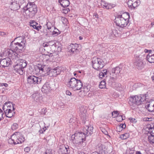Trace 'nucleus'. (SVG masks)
<instances>
[{
	"label": "nucleus",
	"mask_w": 154,
	"mask_h": 154,
	"mask_svg": "<svg viewBox=\"0 0 154 154\" xmlns=\"http://www.w3.org/2000/svg\"><path fill=\"white\" fill-rule=\"evenodd\" d=\"M129 137V134L126 133L125 134L121 135L120 137L122 140H125Z\"/></svg>",
	"instance_id": "58836bf2"
},
{
	"label": "nucleus",
	"mask_w": 154,
	"mask_h": 154,
	"mask_svg": "<svg viewBox=\"0 0 154 154\" xmlns=\"http://www.w3.org/2000/svg\"><path fill=\"white\" fill-rule=\"evenodd\" d=\"M149 128V130L148 131V132L149 133V134L154 135V128H152L150 127Z\"/></svg>",
	"instance_id": "49530a36"
},
{
	"label": "nucleus",
	"mask_w": 154,
	"mask_h": 154,
	"mask_svg": "<svg viewBox=\"0 0 154 154\" xmlns=\"http://www.w3.org/2000/svg\"><path fill=\"white\" fill-rule=\"evenodd\" d=\"M126 127V125L125 124H121L120 125L116 128L117 131H118L120 132V131H118V129H121V130L122 131L123 129L125 128Z\"/></svg>",
	"instance_id": "ea45409f"
},
{
	"label": "nucleus",
	"mask_w": 154,
	"mask_h": 154,
	"mask_svg": "<svg viewBox=\"0 0 154 154\" xmlns=\"http://www.w3.org/2000/svg\"><path fill=\"white\" fill-rule=\"evenodd\" d=\"M103 6L104 7H105L107 9H111L112 8V5H111L109 4H105V5H103Z\"/></svg>",
	"instance_id": "c03bdc74"
},
{
	"label": "nucleus",
	"mask_w": 154,
	"mask_h": 154,
	"mask_svg": "<svg viewBox=\"0 0 154 154\" xmlns=\"http://www.w3.org/2000/svg\"><path fill=\"white\" fill-rule=\"evenodd\" d=\"M43 81L41 77H37L33 75H29L27 78L28 83L32 86L42 83Z\"/></svg>",
	"instance_id": "1a4fd4ad"
},
{
	"label": "nucleus",
	"mask_w": 154,
	"mask_h": 154,
	"mask_svg": "<svg viewBox=\"0 0 154 154\" xmlns=\"http://www.w3.org/2000/svg\"><path fill=\"white\" fill-rule=\"evenodd\" d=\"M130 17L129 13L125 12L121 15H117L115 20L116 25L121 27H126L129 23Z\"/></svg>",
	"instance_id": "f03ea898"
},
{
	"label": "nucleus",
	"mask_w": 154,
	"mask_h": 154,
	"mask_svg": "<svg viewBox=\"0 0 154 154\" xmlns=\"http://www.w3.org/2000/svg\"><path fill=\"white\" fill-rule=\"evenodd\" d=\"M136 99L135 96L129 97L128 103L130 106H135L137 105L136 104Z\"/></svg>",
	"instance_id": "cd10ccee"
},
{
	"label": "nucleus",
	"mask_w": 154,
	"mask_h": 154,
	"mask_svg": "<svg viewBox=\"0 0 154 154\" xmlns=\"http://www.w3.org/2000/svg\"><path fill=\"white\" fill-rule=\"evenodd\" d=\"M43 132H44V131H43V130H41L39 131V132L41 134L43 133Z\"/></svg>",
	"instance_id": "338daca9"
},
{
	"label": "nucleus",
	"mask_w": 154,
	"mask_h": 154,
	"mask_svg": "<svg viewBox=\"0 0 154 154\" xmlns=\"http://www.w3.org/2000/svg\"><path fill=\"white\" fill-rule=\"evenodd\" d=\"M62 147V148L60 149V150H61L62 151H63V153L65 154L67 153L68 150L67 148L65 146H63Z\"/></svg>",
	"instance_id": "a19ab883"
},
{
	"label": "nucleus",
	"mask_w": 154,
	"mask_h": 154,
	"mask_svg": "<svg viewBox=\"0 0 154 154\" xmlns=\"http://www.w3.org/2000/svg\"><path fill=\"white\" fill-rule=\"evenodd\" d=\"M10 7L11 10L16 11L19 9L20 8V4L17 3V1L12 2L11 3Z\"/></svg>",
	"instance_id": "412c9836"
},
{
	"label": "nucleus",
	"mask_w": 154,
	"mask_h": 154,
	"mask_svg": "<svg viewBox=\"0 0 154 154\" xmlns=\"http://www.w3.org/2000/svg\"><path fill=\"white\" fill-rule=\"evenodd\" d=\"M18 125L16 123H14L11 126V129L12 130H14L18 128Z\"/></svg>",
	"instance_id": "79ce46f5"
},
{
	"label": "nucleus",
	"mask_w": 154,
	"mask_h": 154,
	"mask_svg": "<svg viewBox=\"0 0 154 154\" xmlns=\"http://www.w3.org/2000/svg\"><path fill=\"white\" fill-rule=\"evenodd\" d=\"M76 82V79L75 78H71L70 81L68 83V85L69 87L73 89V88L75 87V85Z\"/></svg>",
	"instance_id": "4be33fe9"
},
{
	"label": "nucleus",
	"mask_w": 154,
	"mask_h": 154,
	"mask_svg": "<svg viewBox=\"0 0 154 154\" xmlns=\"http://www.w3.org/2000/svg\"><path fill=\"white\" fill-rule=\"evenodd\" d=\"M3 109L7 117L11 118L13 116L14 113H15L14 105L11 103H6L3 106Z\"/></svg>",
	"instance_id": "423d86ee"
},
{
	"label": "nucleus",
	"mask_w": 154,
	"mask_h": 154,
	"mask_svg": "<svg viewBox=\"0 0 154 154\" xmlns=\"http://www.w3.org/2000/svg\"><path fill=\"white\" fill-rule=\"evenodd\" d=\"M25 140V138L23 134L18 132L15 133L8 140L9 143L14 145L21 143Z\"/></svg>",
	"instance_id": "7ed1b4c3"
},
{
	"label": "nucleus",
	"mask_w": 154,
	"mask_h": 154,
	"mask_svg": "<svg viewBox=\"0 0 154 154\" xmlns=\"http://www.w3.org/2000/svg\"><path fill=\"white\" fill-rule=\"evenodd\" d=\"M30 148L29 147H27L24 149V151L25 152H29L30 151Z\"/></svg>",
	"instance_id": "864d4df0"
},
{
	"label": "nucleus",
	"mask_w": 154,
	"mask_h": 154,
	"mask_svg": "<svg viewBox=\"0 0 154 154\" xmlns=\"http://www.w3.org/2000/svg\"><path fill=\"white\" fill-rule=\"evenodd\" d=\"M9 59L6 58L0 60V67H4L8 66L10 64Z\"/></svg>",
	"instance_id": "a211bd4d"
},
{
	"label": "nucleus",
	"mask_w": 154,
	"mask_h": 154,
	"mask_svg": "<svg viewBox=\"0 0 154 154\" xmlns=\"http://www.w3.org/2000/svg\"><path fill=\"white\" fill-rule=\"evenodd\" d=\"M38 70L40 74L44 76H46L49 75L50 72H49V69H47L45 66L42 65L41 64H38L35 68Z\"/></svg>",
	"instance_id": "9d476101"
},
{
	"label": "nucleus",
	"mask_w": 154,
	"mask_h": 154,
	"mask_svg": "<svg viewBox=\"0 0 154 154\" xmlns=\"http://www.w3.org/2000/svg\"><path fill=\"white\" fill-rule=\"evenodd\" d=\"M94 18H98V14H95L94 15Z\"/></svg>",
	"instance_id": "e2e57ef3"
},
{
	"label": "nucleus",
	"mask_w": 154,
	"mask_h": 154,
	"mask_svg": "<svg viewBox=\"0 0 154 154\" xmlns=\"http://www.w3.org/2000/svg\"><path fill=\"white\" fill-rule=\"evenodd\" d=\"M75 86V88H73L75 90H79L80 89H83L82 88L83 87V84L80 80L77 79V82Z\"/></svg>",
	"instance_id": "393cba45"
},
{
	"label": "nucleus",
	"mask_w": 154,
	"mask_h": 154,
	"mask_svg": "<svg viewBox=\"0 0 154 154\" xmlns=\"http://www.w3.org/2000/svg\"><path fill=\"white\" fill-rule=\"evenodd\" d=\"M108 72L106 69H104L102 70V71L99 73V77L102 78L103 77L105 76V75H106L107 74Z\"/></svg>",
	"instance_id": "72a5a7b5"
},
{
	"label": "nucleus",
	"mask_w": 154,
	"mask_h": 154,
	"mask_svg": "<svg viewBox=\"0 0 154 154\" xmlns=\"http://www.w3.org/2000/svg\"><path fill=\"white\" fill-rule=\"evenodd\" d=\"M45 154H52V150L51 149L46 150Z\"/></svg>",
	"instance_id": "3c124183"
},
{
	"label": "nucleus",
	"mask_w": 154,
	"mask_h": 154,
	"mask_svg": "<svg viewBox=\"0 0 154 154\" xmlns=\"http://www.w3.org/2000/svg\"><path fill=\"white\" fill-rule=\"evenodd\" d=\"M34 100L37 102L42 103L43 102V98L39 93H35L32 95Z\"/></svg>",
	"instance_id": "2eb2a0df"
},
{
	"label": "nucleus",
	"mask_w": 154,
	"mask_h": 154,
	"mask_svg": "<svg viewBox=\"0 0 154 154\" xmlns=\"http://www.w3.org/2000/svg\"><path fill=\"white\" fill-rule=\"evenodd\" d=\"M124 119H123L122 116L121 115L118 116L116 118V120L119 122H121Z\"/></svg>",
	"instance_id": "37998d69"
},
{
	"label": "nucleus",
	"mask_w": 154,
	"mask_h": 154,
	"mask_svg": "<svg viewBox=\"0 0 154 154\" xmlns=\"http://www.w3.org/2000/svg\"><path fill=\"white\" fill-rule=\"evenodd\" d=\"M106 81L105 79L101 81L99 85L100 88L101 89L105 88L106 87Z\"/></svg>",
	"instance_id": "473e14b6"
},
{
	"label": "nucleus",
	"mask_w": 154,
	"mask_h": 154,
	"mask_svg": "<svg viewBox=\"0 0 154 154\" xmlns=\"http://www.w3.org/2000/svg\"><path fill=\"white\" fill-rule=\"evenodd\" d=\"M54 30H54L52 29L50 31V32H52V35L54 36H57L58 34H59V30L58 29L55 28L54 29Z\"/></svg>",
	"instance_id": "e433bc0d"
},
{
	"label": "nucleus",
	"mask_w": 154,
	"mask_h": 154,
	"mask_svg": "<svg viewBox=\"0 0 154 154\" xmlns=\"http://www.w3.org/2000/svg\"><path fill=\"white\" fill-rule=\"evenodd\" d=\"M29 23L30 26H32L37 30H39V29H42V26L34 20H31Z\"/></svg>",
	"instance_id": "aec40b11"
},
{
	"label": "nucleus",
	"mask_w": 154,
	"mask_h": 154,
	"mask_svg": "<svg viewBox=\"0 0 154 154\" xmlns=\"http://www.w3.org/2000/svg\"><path fill=\"white\" fill-rule=\"evenodd\" d=\"M136 154H141L140 152V151H137L136 152Z\"/></svg>",
	"instance_id": "774afa93"
},
{
	"label": "nucleus",
	"mask_w": 154,
	"mask_h": 154,
	"mask_svg": "<svg viewBox=\"0 0 154 154\" xmlns=\"http://www.w3.org/2000/svg\"><path fill=\"white\" fill-rule=\"evenodd\" d=\"M63 9L62 10V12L63 13L66 14L70 11L69 9L67 7H65V8H63Z\"/></svg>",
	"instance_id": "a18cd8bd"
},
{
	"label": "nucleus",
	"mask_w": 154,
	"mask_h": 154,
	"mask_svg": "<svg viewBox=\"0 0 154 154\" xmlns=\"http://www.w3.org/2000/svg\"><path fill=\"white\" fill-rule=\"evenodd\" d=\"M148 51H149V50H148L147 49H145L144 50V53H148ZM143 53H142V54H141L140 55H143ZM144 55H145V54H143V56H142H142H143Z\"/></svg>",
	"instance_id": "052dcab7"
},
{
	"label": "nucleus",
	"mask_w": 154,
	"mask_h": 154,
	"mask_svg": "<svg viewBox=\"0 0 154 154\" xmlns=\"http://www.w3.org/2000/svg\"><path fill=\"white\" fill-rule=\"evenodd\" d=\"M136 100V104L138 105L140 104L142 102L144 101L145 100V97L143 96V97L140 96H135Z\"/></svg>",
	"instance_id": "5701e85b"
},
{
	"label": "nucleus",
	"mask_w": 154,
	"mask_h": 154,
	"mask_svg": "<svg viewBox=\"0 0 154 154\" xmlns=\"http://www.w3.org/2000/svg\"><path fill=\"white\" fill-rule=\"evenodd\" d=\"M142 55H138L136 54L135 55V58L137 60L135 62V65L138 68L140 69H141L144 66V64L143 62L141 61V58H142Z\"/></svg>",
	"instance_id": "f8f14e48"
},
{
	"label": "nucleus",
	"mask_w": 154,
	"mask_h": 154,
	"mask_svg": "<svg viewBox=\"0 0 154 154\" xmlns=\"http://www.w3.org/2000/svg\"><path fill=\"white\" fill-rule=\"evenodd\" d=\"M50 87L48 84H44L42 88V91L44 93H46L50 90Z\"/></svg>",
	"instance_id": "7c9ffc66"
},
{
	"label": "nucleus",
	"mask_w": 154,
	"mask_h": 154,
	"mask_svg": "<svg viewBox=\"0 0 154 154\" xmlns=\"http://www.w3.org/2000/svg\"><path fill=\"white\" fill-rule=\"evenodd\" d=\"M85 136L83 132H78L72 135L71 138L73 142L78 145H81L85 141Z\"/></svg>",
	"instance_id": "0eeeda50"
},
{
	"label": "nucleus",
	"mask_w": 154,
	"mask_h": 154,
	"mask_svg": "<svg viewBox=\"0 0 154 154\" xmlns=\"http://www.w3.org/2000/svg\"><path fill=\"white\" fill-rule=\"evenodd\" d=\"M53 70L54 72H55L56 74L53 75H54L56 76L60 73L61 71L57 67L55 68L54 69H52L51 71L52 72Z\"/></svg>",
	"instance_id": "4c0bfd02"
},
{
	"label": "nucleus",
	"mask_w": 154,
	"mask_h": 154,
	"mask_svg": "<svg viewBox=\"0 0 154 154\" xmlns=\"http://www.w3.org/2000/svg\"><path fill=\"white\" fill-rule=\"evenodd\" d=\"M51 24L50 22L47 23L46 25L43 27H42V29L41 31L44 33H47L49 31L53 29V27H51Z\"/></svg>",
	"instance_id": "f3484780"
},
{
	"label": "nucleus",
	"mask_w": 154,
	"mask_h": 154,
	"mask_svg": "<svg viewBox=\"0 0 154 154\" xmlns=\"http://www.w3.org/2000/svg\"><path fill=\"white\" fill-rule=\"evenodd\" d=\"M4 85L5 87H7L8 85L7 83H3L2 85V86Z\"/></svg>",
	"instance_id": "0e129e2a"
},
{
	"label": "nucleus",
	"mask_w": 154,
	"mask_h": 154,
	"mask_svg": "<svg viewBox=\"0 0 154 154\" xmlns=\"http://www.w3.org/2000/svg\"><path fill=\"white\" fill-rule=\"evenodd\" d=\"M47 112L46 108H44L41 109V110L40 111V112L43 115H45Z\"/></svg>",
	"instance_id": "8fccbe9b"
},
{
	"label": "nucleus",
	"mask_w": 154,
	"mask_h": 154,
	"mask_svg": "<svg viewBox=\"0 0 154 154\" xmlns=\"http://www.w3.org/2000/svg\"><path fill=\"white\" fill-rule=\"evenodd\" d=\"M58 2L63 8L67 7L69 5V0H58Z\"/></svg>",
	"instance_id": "a878e982"
},
{
	"label": "nucleus",
	"mask_w": 154,
	"mask_h": 154,
	"mask_svg": "<svg viewBox=\"0 0 154 154\" xmlns=\"http://www.w3.org/2000/svg\"><path fill=\"white\" fill-rule=\"evenodd\" d=\"M79 111L80 112V115L82 118L86 116V113L87 111L85 107L81 106L79 107Z\"/></svg>",
	"instance_id": "b1692460"
},
{
	"label": "nucleus",
	"mask_w": 154,
	"mask_h": 154,
	"mask_svg": "<svg viewBox=\"0 0 154 154\" xmlns=\"http://www.w3.org/2000/svg\"><path fill=\"white\" fill-rule=\"evenodd\" d=\"M92 154H99L97 152H93Z\"/></svg>",
	"instance_id": "69168bd1"
},
{
	"label": "nucleus",
	"mask_w": 154,
	"mask_h": 154,
	"mask_svg": "<svg viewBox=\"0 0 154 154\" xmlns=\"http://www.w3.org/2000/svg\"><path fill=\"white\" fill-rule=\"evenodd\" d=\"M103 146L100 143H99L96 146V150L99 152H101L103 150Z\"/></svg>",
	"instance_id": "c9c22d12"
},
{
	"label": "nucleus",
	"mask_w": 154,
	"mask_h": 154,
	"mask_svg": "<svg viewBox=\"0 0 154 154\" xmlns=\"http://www.w3.org/2000/svg\"><path fill=\"white\" fill-rule=\"evenodd\" d=\"M148 110L151 112H154V103H151L146 106Z\"/></svg>",
	"instance_id": "c756f323"
},
{
	"label": "nucleus",
	"mask_w": 154,
	"mask_h": 154,
	"mask_svg": "<svg viewBox=\"0 0 154 154\" xmlns=\"http://www.w3.org/2000/svg\"><path fill=\"white\" fill-rule=\"evenodd\" d=\"M122 68L120 66H116L112 70V72L113 74V75L116 77L119 73L122 74L123 72H122Z\"/></svg>",
	"instance_id": "6ab92c4d"
},
{
	"label": "nucleus",
	"mask_w": 154,
	"mask_h": 154,
	"mask_svg": "<svg viewBox=\"0 0 154 154\" xmlns=\"http://www.w3.org/2000/svg\"><path fill=\"white\" fill-rule=\"evenodd\" d=\"M83 91L84 92H88L89 91V89H88L87 87H85L83 88Z\"/></svg>",
	"instance_id": "6e6d98bb"
},
{
	"label": "nucleus",
	"mask_w": 154,
	"mask_h": 154,
	"mask_svg": "<svg viewBox=\"0 0 154 154\" xmlns=\"http://www.w3.org/2000/svg\"><path fill=\"white\" fill-rule=\"evenodd\" d=\"M48 42L43 44V46L44 47L49 46L48 45Z\"/></svg>",
	"instance_id": "680f3d73"
},
{
	"label": "nucleus",
	"mask_w": 154,
	"mask_h": 154,
	"mask_svg": "<svg viewBox=\"0 0 154 154\" xmlns=\"http://www.w3.org/2000/svg\"><path fill=\"white\" fill-rule=\"evenodd\" d=\"M101 130L103 133L105 134L106 135L108 134L107 131H106L104 129L102 128Z\"/></svg>",
	"instance_id": "4d7b16f0"
},
{
	"label": "nucleus",
	"mask_w": 154,
	"mask_h": 154,
	"mask_svg": "<svg viewBox=\"0 0 154 154\" xmlns=\"http://www.w3.org/2000/svg\"><path fill=\"white\" fill-rule=\"evenodd\" d=\"M78 47L79 46L77 44H71L68 47L69 51L70 52H72L74 54H76L78 51Z\"/></svg>",
	"instance_id": "dca6fc26"
},
{
	"label": "nucleus",
	"mask_w": 154,
	"mask_h": 154,
	"mask_svg": "<svg viewBox=\"0 0 154 154\" xmlns=\"http://www.w3.org/2000/svg\"><path fill=\"white\" fill-rule=\"evenodd\" d=\"M140 3V2L139 0H128L127 2L128 7L132 9H134L138 6Z\"/></svg>",
	"instance_id": "ddd939ff"
},
{
	"label": "nucleus",
	"mask_w": 154,
	"mask_h": 154,
	"mask_svg": "<svg viewBox=\"0 0 154 154\" xmlns=\"http://www.w3.org/2000/svg\"><path fill=\"white\" fill-rule=\"evenodd\" d=\"M55 43L53 41H51L48 42V45H49V47L52 46L54 45L55 46Z\"/></svg>",
	"instance_id": "603ef678"
},
{
	"label": "nucleus",
	"mask_w": 154,
	"mask_h": 154,
	"mask_svg": "<svg viewBox=\"0 0 154 154\" xmlns=\"http://www.w3.org/2000/svg\"><path fill=\"white\" fill-rule=\"evenodd\" d=\"M25 13L29 17H33L37 12V6L34 2H29L25 7L24 8Z\"/></svg>",
	"instance_id": "20e7f679"
},
{
	"label": "nucleus",
	"mask_w": 154,
	"mask_h": 154,
	"mask_svg": "<svg viewBox=\"0 0 154 154\" xmlns=\"http://www.w3.org/2000/svg\"><path fill=\"white\" fill-rule=\"evenodd\" d=\"M25 2L24 0H18V3L20 5H21L24 3Z\"/></svg>",
	"instance_id": "5fc2aeb1"
},
{
	"label": "nucleus",
	"mask_w": 154,
	"mask_h": 154,
	"mask_svg": "<svg viewBox=\"0 0 154 154\" xmlns=\"http://www.w3.org/2000/svg\"><path fill=\"white\" fill-rule=\"evenodd\" d=\"M38 70L40 74L44 76H46L49 75L50 72H49V69H47L45 66L42 65L41 64H38L35 68Z\"/></svg>",
	"instance_id": "9b49d317"
},
{
	"label": "nucleus",
	"mask_w": 154,
	"mask_h": 154,
	"mask_svg": "<svg viewBox=\"0 0 154 154\" xmlns=\"http://www.w3.org/2000/svg\"><path fill=\"white\" fill-rule=\"evenodd\" d=\"M129 120L130 121V122H136L135 121V119L134 118H129Z\"/></svg>",
	"instance_id": "13d9d810"
},
{
	"label": "nucleus",
	"mask_w": 154,
	"mask_h": 154,
	"mask_svg": "<svg viewBox=\"0 0 154 154\" xmlns=\"http://www.w3.org/2000/svg\"><path fill=\"white\" fill-rule=\"evenodd\" d=\"M25 41L21 37H18L15 38L14 41H12L10 45L12 50H10L8 52L9 57H11L13 54L16 56L15 53L18 54L22 52L25 46Z\"/></svg>",
	"instance_id": "f257e3e1"
},
{
	"label": "nucleus",
	"mask_w": 154,
	"mask_h": 154,
	"mask_svg": "<svg viewBox=\"0 0 154 154\" xmlns=\"http://www.w3.org/2000/svg\"><path fill=\"white\" fill-rule=\"evenodd\" d=\"M17 64L14 66L15 72L20 75H22L24 73V68L27 66L26 61L24 60L19 59L17 61Z\"/></svg>",
	"instance_id": "39448f33"
},
{
	"label": "nucleus",
	"mask_w": 154,
	"mask_h": 154,
	"mask_svg": "<svg viewBox=\"0 0 154 154\" xmlns=\"http://www.w3.org/2000/svg\"><path fill=\"white\" fill-rule=\"evenodd\" d=\"M148 141L150 143H154V135L150 134L148 135Z\"/></svg>",
	"instance_id": "f704fd0d"
},
{
	"label": "nucleus",
	"mask_w": 154,
	"mask_h": 154,
	"mask_svg": "<svg viewBox=\"0 0 154 154\" xmlns=\"http://www.w3.org/2000/svg\"><path fill=\"white\" fill-rule=\"evenodd\" d=\"M113 77H107L106 76V78L105 79L106 82L108 83L109 85L110 86H111L112 85V83L114 81Z\"/></svg>",
	"instance_id": "2f4dec72"
},
{
	"label": "nucleus",
	"mask_w": 154,
	"mask_h": 154,
	"mask_svg": "<svg viewBox=\"0 0 154 154\" xmlns=\"http://www.w3.org/2000/svg\"><path fill=\"white\" fill-rule=\"evenodd\" d=\"M66 94L69 96L71 94V93L69 91L67 90L66 91Z\"/></svg>",
	"instance_id": "bf43d9fd"
},
{
	"label": "nucleus",
	"mask_w": 154,
	"mask_h": 154,
	"mask_svg": "<svg viewBox=\"0 0 154 154\" xmlns=\"http://www.w3.org/2000/svg\"><path fill=\"white\" fill-rule=\"evenodd\" d=\"M93 127L92 125L84 127L83 129V133L85 136L91 135L93 132Z\"/></svg>",
	"instance_id": "4468645a"
},
{
	"label": "nucleus",
	"mask_w": 154,
	"mask_h": 154,
	"mask_svg": "<svg viewBox=\"0 0 154 154\" xmlns=\"http://www.w3.org/2000/svg\"><path fill=\"white\" fill-rule=\"evenodd\" d=\"M92 62V67L97 70L100 69L104 66V63L103 60L98 57H94Z\"/></svg>",
	"instance_id": "6e6552de"
},
{
	"label": "nucleus",
	"mask_w": 154,
	"mask_h": 154,
	"mask_svg": "<svg viewBox=\"0 0 154 154\" xmlns=\"http://www.w3.org/2000/svg\"><path fill=\"white\" fill-rule=\"evenodd\" d=\"M82 118V123L85 125V127H87L91 125H90V121L88 117H86V116Z\"/></svg>",
	"instance_id": "bb28decb"
},
{
	"label": "nucleus",
	"mask_w": 154,
	"mask_h": 154,
	"mask_svg": "<svg viewBox=\"0 0 154 154\" xmlns=\"http://www.w3.org/2000/svg\"><path fill=\"white\" fill-rule=\"evenodd\" d=\"M3 114L4 113L2 110L0 108V121L3 119Z\"/></svg>",
	"instance_id": "09e8293b"
},
{
	"label": "nucleus",
	"mask_w": 154,
	"mask_h": 154,
	"mask_svg": "<svg viewBox=\"0 0 154 154\" xmlns=\"http://www.w3.org/2000/svg\"><path fill=\"white\" fill-rule=\"evenodd\" d=\"M112 117L115 118L116 117H117L118 116V111H114L112 113Z\"/></svg>",
	"instance_id": "de8ad7c7"
},
{
	"label": "nucleus",
	"mask_w": 154,
	"mask_h": 154,
	"mask_svg": "<svg viewBox=\"0 0 154 154\" xmlns=\"http://www.w3.org/2000/svg\"><path fill=\"white\" fill-rule=\"evenodd\" d=\"M146 60L150 63H154V54H149L146 57Z\"/></svg>",
	"instance_id": "c85d7f7f"
}]
</instances>
